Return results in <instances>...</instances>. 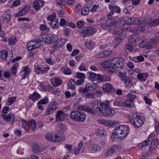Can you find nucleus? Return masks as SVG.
Instances as JSON below:
<instances>
[{"label":"nucleus","mask_w":159,"mask_h":159,"mask_svg":"<svg viewBox=\"0 0 159 159\" xmlns=\"http://www.w3.org/2000/svg\"><path fill=\"white\" fill-rule=\"evenodd\" d=\"M103 89L105 92H114L116 90L112 85L110 83H107L103 86Z\"/></svg>","instance_id":"14"},{"label":"nucleus","mask_w":159,"mask_h":159,"mask_svg":"<svg viewBox=\"0 0 159 159\" xmlns=\"http://www.w3.org/2000/svg\"><path fill=\"white\" fill-rule=\"evenodd\" d=\"M17 41L16 38L15 37H11L9 38V44H12L15 43Z\"/></svg>","instance_id":"61"},{"label":"nucleus","mask_w":159,"mask_h":159,"mask_svg":"<svg viewBox=\"0 0 159 159\" xmlns=\"http://www.w3.org/2000/svg\"><path fill=\"white\" fill-rule=\"evenodd\" d=\"M51 27L52 28H57L59 27V22L58 21L57 19H56L54 20L49 22Z\"/></svg>","instance_id":"37"},{"label":"nucleus","mask_w":159,"mask_h":159,"mask_svg":"<svg viewBox=\"0 0 159 159\" xmlns=\"http://www.w3.org/2000/svg\"><path fill=\"white\" fill-rule=\"evenodd\" d=\"M57 102L54 101L51 102L48 105L46 111L45 113L47 115L52 114L55 111L57 107Z\"/></svg>","instance_id":"9"},{"label":"nucleus","mask_w":159,"mask_h":159,"mask_svg":"<svg viewBox=\"0 0 159 159\" xmlns=\"http://www.w3.org/2000/svg\"><path fill=\"white\" fill-rule=\"evenodd\" d=\"M66 41V39L64 38L61 39H59L58 41H57L55 43V44L52 46V53H54L55 52L61 48L65 44Z\"/></svg>","instance_id":"8"},{"label":"nucleus","mask_w":159,"mask_h":159,"mask_svg":"<svg viewBox=\"0 0 159 159\" xmlns=\"http://www.w3.org/2000/svg\"><path fill=\"white\" fill-rule=\"evenodd\" d=\"M90 148L92 152H95L102 149L101 147L97 144H93L90 147Z\"/></svg>","instance_id":"26"},{"label":"nucleus","mask_w":159,"mask_h":159,"mask_svg":"<svg viewBox=\"0 0 159 159\" xmlns=\"http://www.w3.org/2000/svg\"><path fill=\"white\" fill-rule=\"evenodd\" d=\"M158 141L157 139L153 140L150 144V148L151 149L154 148L155 147H157L158 145Z\"/></svg>","instance_id":"40"},{"label":"nucleus","mask_w":159,"mask_h":159,"mask_svg":"<svg viewBox=\"0 0 159 159\" xmlns=\"http://www.w3.org/2000/svg\"><path fill=\"white\" fill-rule=\"evenodd\" d=\"M89 86L90 87L91 89L92 90V91H93V90H95L98 87V85L96 83H93L92 84L89 83Z\"/></svg>","instance_id":"60"},{"label":"nucleus","mask_w":159,"mask_h":159,"mask_svg":"<svg viewBox=\"0 0 159 159\" xmlns=\"http://www.w3.org/2000/svg\"><path fill=\"white\" fill-rule=\"evenodd\" d=\"M41 45L40 43L36 41H31L29 42L27 45V49L29 50H32L33 49L39 47Z\"/></svg>","instance_id":"11"},{"label":"nucleus","mask_w":159,"mask_h":159,"mask_svg":"<svg viewBox=\"0 0 159 159\" xmlns=\"http://www.w3.org/2000/svg\"><path fill=\"white\" fill-rule=\"evenodd\" d=\"M136 25H147L148 24V23H146V20L143 18H140V19H138L137 18V20L136 21Z\"/></svg>","instance_id":"36"},{"label":"nucleus","mask_w":159,"mask_h":159,"mask_svg":"<svg viewBox=\"0 0 159 159\" xmlns=\"http://www.w3.org/2000/svg\"><path fill=\"white\" fill-rule=\"evenodd\" d=\"M81 109L85 112L92 114H95V112L90 107L88 106H83L81 107Z\"/></svg>","instance_id":"25"},{"label":"nucleus","mask_w":159,"mask_h":159,"mask_svg":"<svg viewBox=\"0 0 159 159\" xmlns=\"http://www.w3.org/2000/svg\"><path fill=\"white\" fill-rule=\"evenodd\" d=\"M108 7L110 10H112L114 12L117 13H119L120 12V8L119 7L110 5Z\"/></svg>","instance_id":"34"},{"label":"nucleus","mask_w":159,"mask_h":159,"mask_svg":"<svg viewBox=\"0 0 159 159\" xmlns=\"http://www.w3.org/2000/svg\"><path fill=\"white\" fill-rule=\"evenodd\" d=\"M43 151V148L39 144H36L33 147V151L34 153H39Z\"/></svg>","instance_id":"31"},{"label":"nucleus","mask_w":159,"mask_h":159,"mask_svg":"<svg viewBox=\"0 0 159 159\" xmlns=\"http://www.w3.org/2000/svg\"><path fill=\"white\" fill-rule=\"evenodd\" d=\"M119 148V145H114L111 147L110 149H111V151L114 153H116V151Z\"/></svg>","instance_id":"54"},{"label":"nucleus","mask_w":159,"mask_h":159,"mask_svg":"<svg viewBox=\"0 0 159 159\" xmlns=\"http://www.w3.org/2000/svg\"><path fill=\"white\" fill-rule=\"evenodd\" d=\"M144 118L142 116H140L138 113L133 114L130 121L136 127L141 126L144 123Z\"/></svg>","instance_id":"1"},{"label":"nucleus","mask_w":159,"mask_h":159,"mask_svg":"<svg viewBox=\"0 0 159 159\" xmlns=\"http://www.w3.org/2000/svg\"><path fill=\"white\" fill-rule=\"evenodd\" d=\"M79 70L81 71H87L88 69L86 67V65L84 63H82L80 65L79 67Z\"/></svg>","instance_id":"53"},{"label":"nucleus","mask_w":159,"mask_h":159,"mask_svg":"<svg viewBox=\"0 0 159 159\" xmlns=\"http://www.w3.org/2000/svg\"><path fill=\"white\" fill-rule=\"evenodd\" d=\"M2 116L4 120L7 122L10 121L13 124L15 118V116L13 114L9 113L7 116L2 115Z\"/></svg>","instance_id":"17"},{"label":"nucleus","mask_w":159,"mask_h":159,"mask_svg":"<svg viewBox=\"0 0 159 159\" xmlns=\"http://www.w3.org/2000/svg\"><path fill=\"white\" fill-rule=\"evenodd\" d=\"M148 24L149 25L152 26H156L159 25V17L152 22L148 23Z\"/></svg>","instance_id":"48"},{"label":"nucleus","mask_w":159,"mask_h":159,"mask_svg":"<svg viewBox=\"0 0 159 159\" xmlns=\"http://www.w3.org/2000/svg\"><path fill=\"white\" fill-rule=\"evenodd\" d=\"M139 46L141 48L145 47L146 49H151L152 48L149 45V42H148L147 39L142 41L141 43L139 44Z\"/></svg>","instance_id":"21"},{"label":"nucleus","mask_w":159,"mask_h":159,"mask_svg":"<svg viewBox=\"0 0 159 159\" xmlns=\"http://www.w3.org/2000/svg\"><path fill=\"white\" fill-rule=\"evenodd\" d=\"M21 121L22 123L23 127L25 131L28 132L30 130V128L29 126L30 124L25 120L22 119L21 120Z\"/></svg>","instance_id":"27"},{"label":"nucleus","mask_w":159,"mask_h":159,"mask_svg":"<svg viewBox=\"0 0 159 159\" xmlns=\"http://www.w3.org/2000/svg\"><path fill=\"white\" fill-rule=\"evenodd\" d=\"M8 53L6 50H2L0 52V56L3 60H5L7 57Z\"/></svg>","instance_id":"39"},{"label":"nucleus","mask_w":159,"mask_h":159,"mask_svg":"<svg viewBox=\"0 0 159 159\" xmlns=\"http://www.w3.org/2000/svg\"><path fill=\"white\" fill-rule=\"evenodd\" d=\"M4 22L6 23H8L11 19V16L8 14H6L2 17Z\"/></svg>","instance_id":"51"},{"label":"nucleus","mask_w":159,"mask_h":159,"mask_svg":"<svg viewBox=\"0 0 159 159\" xmlns=\"http://www.w3.org/2000/svg\"><path fill=\"white\" fill-rule=\"evenodd\" d=\"M56 15L55 14L52 15H49L48 16L47 20L49 21L52 22L56 20Z\"/></svg>","instance_id":"55"},{"label":"nucleus","mask_w":159,"mask_h":159,"mask_svg":"<svg viewBox=\"0 0 159 159\" xmlns=\"http://www.w3.org/2000/svg\"><path fill=\"white\" fill-rule=\"evenodd\" d=\"M33 7L34 9L39 10L40 7L39 2H34L33 4Z\"/></svg>","instance_id":"56"},{"label":"nucleus","mask_w":159,"mask_h":159,"mask_svg":"<svg viewBox=\"0 0 159 159\" xmlns=\"http://www.w3.org/2000/svg\"><path fill=\"white\" fill-rule=\"evenodd\" d=\"M49 69L50 67L49 66L43 67L38 66L37 67H35V72L39 75H41L47 72Z\"/></svg>","instance_id":"13"},{"label":"nucleus","mask_w":159,"mask_h":159,"mask_svg":"<svg viewBox=\"0 0 159 159\" xmlns=\"http://www.w3.org/2000/svg\"><path fill=\"white\" fill-rule=\"evenodd\" d=\"M29 97L34 101H35L36 99H39L41 98L40 95L37 92L34 93Z\"/></svg>","instance_id":"35"},{"label":"nucleus","mask_w":159,"mask_h":159,"mask_svg":"<svg viewBox=\"0 0 159 159\" xmlns=\"http://www.w3.org/2000/svg\"><path fill=\"white\" fill-rule=\"evenodd\" d=\"M125 105L129 107H134V104L133 101L129 99L125 102Z\"/></svg>","instance_id":"46"},{"label":"nucleus","mask_w":159,"mask_h":159,"mask_svg":"<svg viewBox=\"0 0 159 159\" xmlns=\"http://www.w3.org/2000/svg\"><path fill=\"white\" fill-rule=\"evenodd\" d=\"M140 39V36L138 34H133L129 38V42L132 43H135L138 42Z\"/></svg>","instance_id":"19"},{"label":"nucleus","mask_w":159,"mask_h":159,"mask_svg":"<svg viewBox=\"0 0 159 159\" xmlns=\"http://www.w3.org/2000/svg\"><path fill=\"white\" fill-rule=\"evenodd\" d=\"M85 44L86 47L88 49H91L94 47V43L91 41H89L85 42Z\"/></svg>","instance_id":"38"},{"label":"nucleus","mask_w":159,"mask_h":159,"mask_svg":"<svg viewBox=\"0 0 159 159\" xmlns=\"http://www.w3.org/2000/svg\"><path fill=\"white\" fill-rule=\"evenodd\" d=\"M55 83L56 86H58L60 85L62 83V81L61 80H60L58 78H57L55 79Z\"/></svg>","instance_id":"64"},{"label":"nucleus","mask_w":159,"mask_h":159,"mask_svg":"<svg viewBox=\"0 0 159 159\" xmlns=\"http://www.w3.org/2000/svg\"><path fill=\"white\" fill-rule=\"evenodd\" d=\"M95 80L98 81V82H103L106 81L105 78L103 76L99 74H97Z\"/></svg>","instance_id":"43"},{"label":"nucleus","mask_w":159,"mask_h":159,"mask_svg":"<svg viewBox=\"0 0 159 159\" xmlns=\"http://www.w3.org/2000/svg\"><path fill=\"white\" fill-rule=\"evenodd\" d=\"M48 102V100L47 97H45L43 99H41L37 103L38 105L45 104Z\"/></svg>","instance_id":"44"},{"label":"nucleus","mask_w":159,"mask_h":159,"mask_svg":"<svg viewBox=\"0 0 159 159\" xmlns=\"http://www.w3.org/2000/svg\"><path fill=\"white\" fill-rule=\"evenodd\" d=\"M70 117L73 120L78 122H83L85 120V114L78 111H72L70 113Z\"/></svg>","instance_id":"3"},{"label":"nucleus","mask_w":159,"mask_h":159,"mask_svg":"<svg viewBox=\"0 0 159 159\" xmlns=\"http://www.w3.org/2000/svg\"><path fill=\"white\" fill-rule=\"evenodd\" d=\"M144 60V57L142 56H139L133 58L132 61L135 62L143 61Z\"/></svg>","instance_id":"49"},{"label":"nucleus","mask_w":159,"mask_h":159,"mask_svg":"<svg viewBox=\"0 0 159 159\" xmlns=\"http://www.w3.org/2000/svg\"><path fill=\"white\" fill-rule=\"evenodd\" d=\"M18 67L17 64L16 63L12 67L11 71V73L14 75L16 74L17 72V69Z\"/></svg>","instance_id":"52"},{"label":"nucleus","mask_w":159,"mask_h":159,"mask_svg":"<svg viewBox=\"0 0 159 159\" xmlns=\"http://www.w3.org/2000/svg\"><path fill=\"white\" fill-rule=\"evenodd\" d=\"M87 74L88 75V78L89 80H93L96 78L97 74L92 71L88 72Z\"/></svg>","instance_id":"41"},{"label":"nucleus","mask_w":159,"mask_h":159,"mask_svg":"<svg viewBox=\"0 0 159 159\" xmlns=\"http://www.w3.org/2000/svg\"><path fill=\"white\" fill-rule=\"evenodd\" d=\"M102 112V114L100 115V116H112L114 115L115 113V111L110 108L107 104Z\"/></svg>","instance_id":"10"},{"label":"nucleus","mask_w":159,"mask_h":159,"mask_svg":"<svg viewBox=\"0 0 159 159\" xmlns=\"http://www.w3.org/2000/svg\"><path fill=\"white\" fill-rule=\"evenodd\" d=\"M55 137V135L52 132L48 133L45 135V138L47 140L52 142L54 141Z\"/></svg>","instance_id":"30"},{"label":"nucleus","mask_w":159,"mask_h":159,"mask_svg":"<svg viewBox=\"0 0 159 159\" xmlns=\"http://www.w3.org/2000/svg\"><path fill=\"white\" fill-rule=\"evenodd\" d=\"M78 91L79 93L85 96L87 93L85 88L80 87L78 89Z\"/></svg>","instance_id":"57"},{"label":"nucleus","mask_w":159,"mask_h":159,"mask_svg":"<svg viewBox=\"0 0 159 159\" xmlns=\"http://www.w3.org/2000/svg\"><path fill=\"white\" fill-rule=\"evenodd\" d=\"M106 105L102 101L97 100L93 102L92 106L95 112L100 115L102 114V112L104 108L106 107Z\"/></svg>","instance_id":"2"},{"label":"nucleus","mask_w":159,"mask_h":159,"mask_svg":"<svg viewBox=\"0 0 159 159\" xmlns=\"http://www.w3.org/2000/svg\"><path fill=\"white\" fill-rule=\"evenodd\" d=\"M125 138V136L120 135L115 132H113L111 135V139L112 141H120Z\"/></svg>","instance_id":"15"},{"label":"nucleus","mask_w":159,"mask_h":159,"mask_svg":"<svg viewBox=\"0 0 159 159\" xmlns=\"http://www.w3.org/2000/svg\"><path fill=\"white\" fill-rule=\"evenodd\" d=\"M64 113L62 111H57L56 115V119L58 121L61 120L64 118Z\"/></svg>","instance_id":"29"},{"label":"nucleus","mask_w":159,"mask_h":159,"mask_svg":"<svg viewBox=\"0 0 159 159\" xmlns=\"http://www.w3.org/2000/svg\"><path fill=\"white\" fill-rule=\"evenodd\" d=\"M127 97L129 99L132 101L137 98V96L135 95H134L131 93L128 94H127Z\"/></svg>","instance_id":"59"},{"label":"nucleus","mask_w":159,"mask_h":159,"mask_svg":"<svg viewBox=\"0 0 159 159\" xmlns=\"http://www.w3.org/2000/svg\"><path fill=\"white\" fill-rule=\"evenodd\" d=\"M112 59H111L102 62V65L105 68H112Z\"/></svg>","instance_id":"22"},{"label":"nucleus","mask_w":159,"mask_h":159,"mask_svg":"<svg viewBox=\"0 0 159 159\" xmlns=\"http://www.w3.org/2000/svg\"><path fill=\"white\" fill-rule=\"evenodd\" d=\"M46 35V34H44L36 36L35 37L36 41L40 43V42L46 41V37L45 36Z\"/></svg>","instance_id":"28"},{"label":"nucleus","mask_w":159,"mask_h":159,"mask_svg":"<svg viewBox=\"0 0 159 159\" xmlns=\"http://www.w3.org/2000/svg\"><path fill=\"white\" fill-rule=\"evenodd\" d=\"M45 20H44L43 21L44 24H41L39 27L40 29L42 31H43L45 30H49V28L47 26V25L45 23Z\"/></svg>","instance_id":"42"},{"label":"nucleus","mask_w":159,"mask_h":159,"mask_svg":"<svg viewBox=\"0 0 159 159\" xmlns=\"http://www.w3.org/2000/svg\"><path fill=\"white\" fill-rule=\"evenodd\" d=\"M16 100V98L15 97H12L9 98L7 101V104L9 105H11L12 103L14 102Z\"/></svg>","instance_id":"50"},{"label":"nucleus","mask_w":159,"mask_h":159,"mask_svg":"<svg viewBox=\"0 0 159 159\" xmlns=\"http://www.w3.org/2000/svg\"><path fill=\"white\" fill-rule=\"evenodd\" d=\"M154 136L153 134H150L149 135L147 140H145L138 145L139 148H141L143 147H146L148 145L149 141H150L151 139L153 138V137Z\"/></svg>","instance_id":"18"},{"label":"nucleus","mask_w":159,"mask_h":159,"mask_svg":"<svg viewBox=\"0 0 159 159\" xmlns=\"http://www.w3.org/2000/svg\"><path fill=\"white\" fill-rule=\"evenodd\" d=\"M96 133L97 135L101 137H104L107 135V132L106 130L102 128L97 129L96 130Z\"/></svg>","instance_id":"23"},{"label":"nucleus","mask_w":159,"mask_h":159,"mask_svg":"<svg viewBox=\"0 0 159 159\" xmlns=\"http://www.w3.org/2000/svg\"><path fill=\"white\" fill-rule=\"evenodd\" d=\"M114 131L115 133L120 135H125V138L129 132V129L127 126L120 125L116 127Z\"/></svg>","instance_id":"4"},{"label":"nucleus","mask_w":159,"mask_h":159,"mask_svg":"<svg viewBox=\"0 0 159 159\" xmlns=\"http://www.w3.org/2000/svg\"><path fill=\"white\" fill-rule=\"evenodd\" d=\"M60 136H58L57 135H55V137H54V142H58L59 141H61L62 142L63 141L65 137H64L63 136L61 137Z\"/></svg>","instance_id":"47"},{"label":"nucleus","mask_w":159,"mask_h":159,"mask_svg":"<svg viewBox=\"0 0 159 159\" xmlns=\"http://www.w3.org/2000/svg\"><path fill=\"white\" fill-rule=\"evenodd\" d=\"M159 37H157L156 39H151L149 41V43L150 46L152 47L151 49L153 47L157 46L159 43Z\"/></svg>","instance_id":"24"},{"label":"nucleus","mask_w":159,"mask_h":159,"mask_svg":"<svg viewBox=\"0 0 159 159\" xmlns=\"http://www.w3.org/2000/svg\"><path fill=\"white\" fill-rule=\"evenodd\" d=\"M46 40L49 41L50 43H56L58 41L57 36L53 34H47L46 36Z\"/></svg>","instance_id":"16"},{"label":"nucleus","mask_w":159,"mask_h":159,"mask_svg":"<svg viewBox=\"0 0 159 159\" xmlns=\"http://www.w3.org/2000/svg\"><path fill=\"white\" fill-rule=\"evenodd\" d=\"M112 59V68L117 69L120 68L123 69L125 64V61H123V59L118 57H114Z\"/></svg>","instance_id":"5"},{"label":"nucleus","mask_w":159,"mask_h":159,"mask_svg":"<svg viewBox=\"0 0 159 159\" xmlns=\"http://www.w3.org/2000/svg\"><path fill=\"white\" fill-rule=\"evenodd\" d=\"M30 9L29 7L27 5L26 6L16 15V16L18 17L25 15L29 10Z\"/></svg>","instance_id":"20"},{"label":"nucleus","mask_w":159,"mask_h":159,"mask_svg":"<svg viewBox=\"0 0 159 159\" xmlns=\"http://www.w3.org/2000/svg\"><path fill=\"white\" fill-rule=\"evenodd\" d=\"M111 41L109 39H103L101 41V43L99 44V48L101 49H104L107 46L110 47L111 45Z\"/></svg>","instance_id":"12"},{"label":"nucleus","mask_w":159,"mask_h":159,"mask_svg":"<svg viewBox=\"0 0 159 159\" xmlns=\"http://www.w3.org/2000/svg\"><path fill=\"white\" fill-rule=\"evenodd\" d=\"M155 128L156 131H157L159 130V123L156 119H154Z\"/></svg>","instance_id":"63"},{"label":"nucleus","mask_w":159,"mask_h":159,"mask_svg":"<svg viewBox=\"0 0 159 159\" xmlns=\"http://www.w3.org/2000/svg\"><path fill=\"white\" fill-rule=\"evenodd\" d=\"M90 9L88 7H83L81 11L82 14L84 15H88Z\"/></svg>","instance_id":"45"},{"label":"nucleus","mask_w":159,"mask_h":159,"mask_svg":"<svg viewBox=\"0 0 159 159\" xmlns=\"http://www.w3.org/2000/svg\"><path fill=\"white\" fill-rule=\"evenodd\" d=\"M76 82L74 80L71 79L67 84L68 86L71 89L74 90L75 89Z\"/></svg>","instance_id":"32"},{"label":"nucleus","mask_w":159,"mask_h":159,"mask_svg":"<svg viewBox=\"0 0 159 159\" xmlns=\"http://www.w3.org/2000/svg\"><path fill=\"white\" fill-rule=\"evenodd\" d=\"M98 25H100V26L104 29H107L110 27L107 24V22L106 23H100L98 24Z\"/></svg>","instance_id":"62"},{"label":"nucleus","mask_w":159,"mask_h":159,"mask_svg":"<svg viewBox=\"0 0 159 159\" xmlns=\"http://www.w3.org/2000/svg\"><path fill=\"white\" fill-rule=\"evenodd\" d=\"M96 32V29L91 26L87 27L81 30V35L83 38H85L94 34Z\"/></svg>","instance_id":"6"},{"label":"nucleus","mask_w":159,"mask_h":159,"mask_svg":"<svg viewBox=\"0 0 159 159\" xmlns=\"http://www.w3.org/2000/svg\"><path fill=\"white\" fill-rule=\"evenodd\" d=\"M107 21V24L110 26L114 25L115 26H116L118 28H120L122 29H125L124 26L126 25L123 21H116L114 17L108 18Z\"/></svg>","instance_id":"7"},{"label":"nucleus","mask_w":159,"mask_h":159,"mask_svg":"<svg viewBox=\"0 0 159 159\" xmlns=\"http://www.w3.org/2000/svg\"><path fill=\"white\" fill-rule=\"evenodd\" d=\"M126 20L127 24L136 25V21L137 20V18L135 17L127 18Z\"/></svg>","instance_id":"33"},{"label":"nucleus","mask_w":159,"mask_h":159,"mask_svg":"<svg viewBox=\"0 0 159 159\" xmlns=\"http://www.w3.org/2000/svg\"><path fill=\"white\" fill-rule=\"evenodd\" d=\"M65 148L67 149L70 153H73L72 146L71 145L66 144L64 147Z\"/></svg>","instance_id":"58"}]
</instances>
